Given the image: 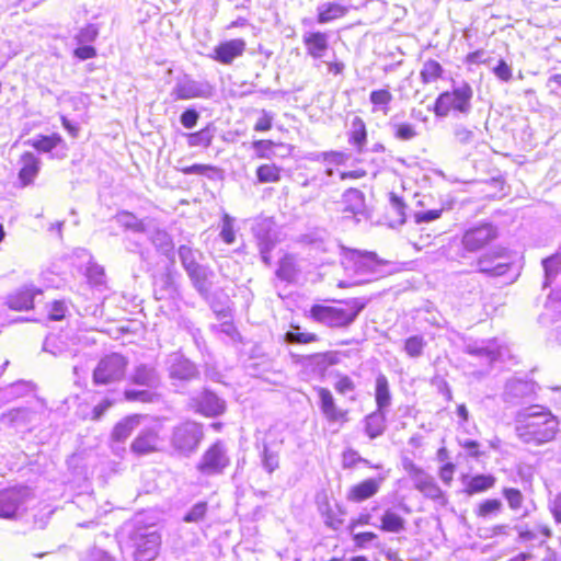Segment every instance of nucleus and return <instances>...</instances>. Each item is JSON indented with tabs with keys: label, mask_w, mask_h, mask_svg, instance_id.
<instances>
[{
	"label": "nucleus",
	"mask_w": 561,
	"mask_h": 561,
	"mask_svg": "<svg viewBox=\"0 0 561 561\" xmlns=\"http://www.w3.org/2000/svg\"><path fill=\"white\" fill-rule=\"evenodd\" d=\"M341 255L342 265L351 278L340 280V288L364 285L391 274L389 262L379 259L375 252L341 247Z\"/></svg>",
	"instance_id": "1"
},
{
	"label": "nucleus",
	"mask_w": 561,
	"mask_h": 561,
	"mask_svg": "<svg viewBox=\"0 0 561 561\" xmlns=\"http://www.w3.org/2000/svg\"><path fill=\"white\" fill-rule=\"evenodd\" d=\"M559 422L542 405H530L517 412L515 432L525 444L539 446L554 439Z\"/></svg>",
	"instance_id": "2"
},
{
	"label": "nucleus",
	"mask_w": 561,
	"mask_h": 561,
	"mask_svg": "<svg viewBox=\"0 0 561 561\" xmlns=\"http://www.w3.org/2000/svg\"><path fill=\"white\" fill-rule=\"evenodd\" d=\"M364 307V301L354 298L342 301L339 306H313L310 314L322 324L331 328H343L353 323Z\"/></svg>",
	"instance_id": "3"
},
{
	"label": "nucleus",
	"mask_w": 561,
	"mask_h": 561,
	"mask_svg": "<svg viewBox=\"0 0 561 561\" xmlns=\"http://www.w3.org/2000/svg\"><path fill=\"white\" fill-rule=\"evenodd\" d=\"M128 546L136 561H153L159 554L161 536L153 525L136 522L128 534Z\"/></svg>",
	"instance_id": "4"
},
{
	"label": "nucleus",
	"mask_w": 561,
	"mask_h": 561,
	"mask_svg": "<svg viewBox=\"0 0 561 561\" xmlns=\"http://www.w3.org/2000/svg\"><path fill=\"white\" fill-rule=\"evenodd\" d=\"M472 88L463 82L450 92H444L436 99L434 113L438 117H446L451 112L468 115L471 111Z\"/></svg>",
	"instance_id": "5"
},
{
	"label": "nucleus",
	"mask_w": 561,
	"mask_h": 561,
	"mask_svg": "<svg viewBox=\"0 0 561 561\" xmlns=\"http://www.w3.org/2000/svg\"><path fill=\"white\" fill-rule=\"evenodd\" d=\"M203 437L202 425L187 421L173 428L170 442L175 451L188 456L197 449Z\"/></svg>",
	"instance_id": "6"
},
{
	"label": "nucleus",
	"mask_w": 561,
	"mask_h": 561,
	"mask_svg": "<svg viewBox=\"0 0 561 561\" xmlns=\"http://www.w3.org/2000/svg\"><path fill=\"white\" fill-rule=\"evenodd\" d=\"M127 364V359L117 353L106 355L93 371L94 383L107 385L119 381L125 376Z\"/></svg>",
	"instance_id": "7"
},
{
	"label": "nucleus",
	"mask_w": 561,
	"mask_h": 561,
	"mask_svg": "<svg viewBox=\"0 0 561 561\" xmlns=\"http://www.w3.org/2000/svg\"><path fill=\"white\" fill-rule=\"evenodd\" d=\"M32 492L28 488H11L0 490V518H14L25 508Z\"/></svg>",
	"instance_id": "8"
},
{
	"label": "nucleus",
	"mask_w": 561,
	"mask_h": 561,
	"mask_svg": "<svg viewBox=\"0 0 561 561\" xmlns=\"http://www.w3.org/2000/svg\"><path fill=\"white\" fill-rule=\"evenodd\" d=\"M230 463L227 450L221 443L213 444L202 456L197 470L206 476L221 473Z\"/></svg>",
	"instance_id": "9"
},
{
	"label": "nucleus",
	"mask_w": 561,
	"mask_h": 561,
	"mask_svg": "<svg viewBox=\"0 0 561 561\" xmlns=\"http://www.w3.org/2000/svg\"><path fill=\"white\" fill-rule=\"evenodd\" d=\"M162 425L154 423L151 426L144 427L135 437L130 445V449L138 456L148 455L160 449Z\"/></svg>",
	"instance_id": "10"
},
{
	"label": "nucleus",
	"mask_w": 561,
	"mask_h": 561,
	"mask_svg": "<svg viewBox=\"0 0 561 561\" xmlns=\"http://www.w3.org/2000/svg\"><path fill=\"white\" fill-rule=\"evenodd\" d=\"M214 94V88L207 81H195L190 78H185L175 83L172 95L176 100H190V99H209Z\"/></svg>",
	"instance_id": "11"
},
{
	"label": "nucleus",
	"mask_w": 561,
	"mask_h": 561,
	"mask_svg": "<svg viewBox=\"0 0 561 561\" xmlns=\"http://www.w3.org/2000/svg\"><path fill=\"white\" fill-rule=\"evenodd\" d=\"M495 238V228L492 225L485 224L467 230L461 242L467 251L474 252L482 249Z\"/></svg>",
	"instance_id": "12"
},
{
	"label": "nucleus",
	"mask_w": 561,
	"mask_h": 561,
	"mask_svg": "<svg viewBox=\"0 0 561 561\" xmlns=\"http://www.w3.org/2000/svg\"><path fill=\"white\" fill-rule=\"evenodd\" d=\"M245 48L247 43L244 39H229L217 45L214 48L210 58L222 65H230L236 58L243 55Z\"/></svg>",
	"instance_id": "13"
},
{
	"label": "nucleus",
	"mask_w": 561,
	"mask_h": 561,
	"mask_svg": "<svg viewBox=\"0 0 561 561\" xmlns=\"http://www.w3.org/2000/svg\"><path fill=\"white\" fill-rule=\"evenodd\" d=\"M404 469L419 491L433 499L438 496V486L435 484L434 479L423 469L415 466L411 460H407Z\"/></svg>",
	"instance_id": "14"
},
{
	"label": "nucleus",
	"mask_w": 561,
	"mask_h": 561,
	"mask_svg": "<svg viewBox=\"0 0 561 561\" xmlns=\"http://www.w3.org/2000/svg\"><path fill=\"white\" fill-rule=\"evenodd\" d=\"M191 405L196 412L205 416H217L221 414L226 408L225 402L209 391H203L192 398Z\"/></svg>",
	"instance_id": "15"
},
{
	"label": "nucleus",
	"mask_w": 561,
	"mask_h": 561,
	"mask_svg": "<svg viewBox=\"0 0 561 561\" xmlns=\"http://www.w3.org/2000/svg\"><path fill=\"white\" fill-rule=\"evenodd\" d=\"M43 350L54 356H70L75 357L79 350L76 347L75 342L67 335H51L48 336L43 345Z\"/></svg>",
	"instance_id": "16"
},
{
	"label": "nucleus",
	"mask_w": 561,
	"mask_h": 561,
	"mask_svg": "<svg viewBox=\"0 0 561 561\" xmlns=\"http://www.w3.org/2000/svg\"><path fill=\"white\" fill-rule=\"evenodd\" d=\"M302 43L307 54L314 60L323 58L329 48V37L322 32H306L302 35Z\"/></svg>",
	"instance_id": "17"
},
{
	"label": "nucleus",
	"mask_w": 561,
	"mask_h": 561,
	"mask_svg": "<svg viewBox=\"0 0 561 561\" xmlns=\"http://www.w3.org/2000/svg\"><path fill=\"white\" fill-rule=\"evenodd\" d=\"M316 391L320 400V409L328 421L336 422L345 419L346 411H342L336 407L335 400L329 389L318 387Z\"/></svg>",
	"instance_id": "18"
},
{
	"label": "nucleus",
	"mask_w": 561,
	"mask_h": 561,
	"mask_svg": "<svg viewBox=\"0 0 561 561\" xmlns=\"http://www.w3.org/2000/svg\"><path fill=\"white\" fill-rule=\"evenodd\" d=\"M170 377L180 380H190L197 375L195 365L182 355L173 354L169 360Z\"/></svg>",
	"instance_id": "19"
},
{
	"label": "nucleus",
	"mask_w": 561,
	"mask_h": 561,
	"mask_svg": "<svg viewBox=\"0 0 561 561\" xmlns=\"http://www.w3.org/2000/svg\"><path fill=\"white\" fill-rule=\"evenodd\" d=\"M20 164L19 180L22 185L26 186L32 184L41 170L39 159L32 152H25L21 156Z\"/></svg>",
	"instance_id": "20"
},
{
	"label": "nucleus",
	"mask_w": 561,
	"mask_h": 561,
	"mask_svg": "<svg viewBox=\"0 0 561 561\" xmlns=\"http://www.w3.org/2000/svg\"><path fill=\"white\" fill-rule=\"evenodd\" d=\"M382 478L367 479L358 484L353 485L347 493V500L352 502H363L374 496L380 488Z\"/></svg>",
	"instance_id": "21"
},
{
	"label": "nucleus",
	"mask_w": 561,
	"mask_h": 561,
	"mask_svg": "<svg viewBox=\"0 0 561 561\" xmlns=\"http://www.w3.org/2000/svg\"><path fill=\"white\" fill-rule=\"evenodd\" d=\"M503 256V252H496L494 254H485L481 256L478 261V267L481 273L488 274L490 276H501L504 275L508 270L507 262H496V260Z\"/></svg>",
	"instance_id": "22"
},
{
	"label": "nucleus",
	"mask_w": 561,
	"mask_h": 561,
	"mask_svg": "<svg viewBox=\"0 0 561 561\" xmlns=\"http://www.w3.org/2000/svg\"><path fill=\"white\" fill-rule=\"evenodd\" d=\"M344 214H351L354 217L363 216L365 213L364 194L356 190L350 188L343 194L342 198Z\"/></svg>",
	"instance_id": "23"
},
{
	"label": "nucleus",
	"mask_w": 561,
	"mask_h": 561,
	"mask_svg": "<svg viewBox=\"0 0 561 561\" xmlns=\"http://www.w3.org/2000/svg\"><path fill=\"white\" fill-rule=\"evenodd\" d=\"M131 381L139 386L156 388L160 378L153 366L147 364L137 365L130 377Z\"/></svg>",
	"instance_id": "24"
},
{
	"label": "nucleus",
	"mask_w": 561,
	"mask_h": 561,
	"mask_svg": "<svg viewBox=\"0 0 561 561\" xmlns=\"http://www.w3.org/2000/svg\"><path fill=\"white\" fill-rule=\"evenodd\" d=\"M142 416L139 414H133L124 417L113 428L112 438L114 442H125L131 433L140 425Z\"/></svg>",
	"instance_id": "25"
},
{
	"label": "nucleus",
	"mask_w": 561,
	"mask_h": 561,
	"mask_svg": "<svg viewBox=\"0 0 561 561\" xmlns=\"http://www.w3.org/2000/svg\"><path fill=\"white\" fill-rule=\"evenodd\" d=\"M186 273L193 286L199 294L206 295L209 291L211 287L213 272L207 266L199 264Z\"/></svg>",
	"instance_id": "26"
},
{
	"label": "nucleus",
	"mask_w": 561,
	"mask_h": 561,
	"mask_svg": "<svg viewBox=\"0 0 561 561\" xmlns=\"http://www.w3.org/2000/svg\"><path fill=\"white\" fill-rule=\"evenodd\" d=\"M389 381L383 374H378L375 385V400L378 411L385 412L391 405Z\"/></svg>",
	"instance_id": "27"
},
{
	"label": "nucleus",
	"mask_w": 561,
	"mask_h": 561,
	"mask_svg": "<svg viewBox=\"0 0 561 561\" xmlns=\"http://www.w3.org/2000/svg\"><path fill=\"white\" fill-rule=\"evenodd\" d=\"M468 353L478 357L484 358L488 365L495 360H503L508 350L505 346L499 345L495 341L491 342L486 347L472 348L468 347Z\"/></svg>",
	"instance_id": "28"
},
{
	"label": "nucleus",
	"mask_w": 561,
	"mask_h": 561,
	"mask_svg": "<svg viewBox=\"0 0 561 561\" xmlns=\"http://www.w3.org/2000/svg\"><path fill=\"white\" fill-rule=\"evenodd\" d=\"M348 8L336 2H325L318 8V22L328 23L344 16Z\"/></svg>",
	"instance_id": "29"
},
{
	"label": "nucleus",
	"mask_w": 561,
	"mask_h": 561,
	"mask_svg": "<svg viewBox=\"0 0 561 561\" xmlns=\"http://www.w3.org/2000/svg\"><path fill=\"white\" fill-rule=\"evenodd\" d=\"M393 100L392 93L388 89H379L374 90L369 94V101L373 105V113H382L383 115H388L390 111V103Z\"/></svg>",
	"instance_id": "30"
},
{
	"label": "nucleus",
	"mask_w": 561,
	"mask_h": 561,
	"mask_svg": "<svg viewBox=\"0 0 561 561\" xmlns=\"http://www.w3.org/2000/svg\"><path fill=\"white\" fill-rule=\"evenodd\" d=\"M34 290L25 288L16 291L8 298V306L12 310L21 311L33 307Z\"/></svg>",
	"instance_id": "31"
},
{
	"label": "nucleus",
	"mask_w": 561,
	"mask_h": 561,
	"mask_svg": "<svg viewBox=\"0 0 561 561\" xmlns=\"http://www.w3.org/2000/svg\"><path fill=\"white\" fill-rule=\"evenodd\" d=\"M386 414L382 411H375L366 416L365 428L370 438H376L383 433Z\"/></svg>",
	"instance_id": "32"
},
{
	"label": "nucleus",
	"mask_w": 561,
	"mask_h": 561,
	"mask_svg": "<svg viewBox=\"0 0 561 561\" xmlns=\"http://www.w3.org/2000/svg\"><path fill=\"white\" fill-rule=\"evenodd\" d=\"M367 131L364 121L356 116L353 118L350 130V142L353 144L359 151L366 145Z\"/></svg>",
	"instance_id": "33"
},
{
	"label": "nucleus",
	"mask_w": 561,
	"mask_h": 561,
	"mask_svg": "<svg viewBox=\"0 0 561 561\" xmlns=\"http://www.w3.org/2000/svg\"><path fill=\"white\" fill-rule=\"evenodd\" d=\"M261 462L266 472L273 473L279 467V446L274 448L268 444H264L261 454Z\"/></svg>",
	"instance_id": "34"
},
{
	"label": "nucleus",
	"mask_w": 561,
	"mask_h": 561,
	"mask_svg": "<svg viewBox=\"0 0 561 561\" xmlns=\"http://www.w3.org/2000/svg\"><path fill=\"white\" fill-rule=\"evenodd\" d=\"M179 257L183 268L188 272L191 268L198 266L202 253L198 250H194L187 245H181L178 250Z\"/></svg>",
	"instance_id": "35"
},
{
	"label": "nucleus",
	"mask_w": 561,
	"mask_h": 561,
	"mask_svg": "<svg viewBox=\"0 0 561 561\" xmlns=\"http://www.w3.org/2000/svg\"><path fill=\"white\" fill-rule=\"evenodd\" d=\"M282 168L274 163H265L256 169L257 182L265 183H277L280 181Z\"/></svg>",
	"instance_id": "36"
},
{
	"label": "nucleus",
	"mask_w": 561,
	"mask_h": 561,
	"mask_svg": "<svg viewBox=\"0 0 561 561\" xmlns=\"http://www.w3.org/2000/svg\"><path fill=\"white\" fill-rule=\"evenodd\" d=\"M150 240L158 251L164 255H170L173 252V241L170 234L164 231L157 229L150 234Z\"/></svg>",
	"instance_id": "37"
},
{
	"label": "nucleus",
	"mask_w": 561,
	"mask_h": 561,
	"mask_svg": "<svg viewBox=\"0 0 561 561\" xmlns=\"http://www.w3.org/2000/svg\"><path fill=\"white\" fill-rule=\"evenodd\" d=\"M404 519L397 513L388 510L381 517V529L389 533H400L404 529Z\"/></svg>",
	"instance_id": "38"
},
{
	"label": "nucleus",
	"mask_w": 561,
	"mask_h": 561,
	"mask_svg": "<svg viewBox=\"0 0 561 561\" xmlns=\"http://www.w3.org/2000/svg\"><path fill=\"white\" fill-rule=\"evenodd\" d=\"M115 219L117 224L125 229H129L135 232H144L145 231V225L142 220L138 219L134 214L129 211H119Z\"/></svg>",
	"instance_id": "39"
},
{
	"label": "nucleus",
	"mask_w": 561,
	"mask_h": 561,
	"mask_svg": "<svg viewBox=\"0 0 561 561\" xmlns=\"http://www.w3.org/2000/svg\"><path fill=\"white\" fill-rule=\"evenodd\" d=\"M534 391V386L523 380H512L506 385V396L508 398H523Z\"/></svg>",
	"instance_id": "40"
},
{
	"label": "nucleus",
	"mask_w": 561,
	"mask_h": 561,
	"mask_svg": "<svg viewBox=\"0 0 561 561\" xmlns=\"http://www.w3.org/2000/svg\"><path fill=\"white\" fill-rule=\"evenodd\" d=\"M495 483V479L492 476L479 474L470 479L467 484V492L479 493L492 488Z\"/></svg>",
	"instance_id": "41"
},
{
	"label": "nucleus",
	"mask_w": 561,
	"mask_h": 561,
	"mask_svg": "<svg viewBox=\"0 0 561 561\" xmlns=\"http://www.w3.org/2000/svg\"><path fill=\"white\" fill-rule=\"evenodd\" d=\"M443 72V68L438 61L430 59L424 62L421 70V79L424 83H431L436 81Z\"/></svg>",
	"instance_id": "42"
},
{
	"label": "nucleus",
	"mask_w": 561,
	"mask_h": 561,
	"mask_svg": "<svg viewBox=\"0 0 561 561\" xmlns=\"http://www.w3.org/2000/svg\"><path fill=\"white\" fill-rule=\"evenodd\" d=\"M61 141V137L54 134L51 136H39L38 138H34L30 140V144L38 151L50 152Z\"/></svg>",
	"instance_id": "43"
},
{
	"label": "nucleus",
	"mask_w": 561,
	"mask_h": 561,
	"mask_svg": "<svg viewBox=\"0 0 561 561\" xmlns=\"http://www.w3.org/2000/svg\"><path fill=\"white\" fill-rule=\"evenodd\" d=\"M561 265L560 254H553L542 261V266L545 271V286L549 285L558 274L559 267Z\"/></svg>",
	"instance_id": "44"
},
{
	"label": "nucleus",
	"mask_w": 561,
	"mask_h": 561,
	"mask_svg": "<svg viewBox=\"0 0 561 561\" xmlns=\"http://www.w3.org/2000/svg\"><path fill=\"white\" fill-rule=\"evenodd\" d=\"M295 263L291 256H285L280 260L276 271L277 277L284 280H291L295 276Z\"/></svg>",
	"instance_id": "45"
},
{
	"label": "nucleus",
	"mask_w": 561,
	"mask_h": 561,
	"mask_svg": "<svg viewBox=\"0 0 561 561\" xmlns=\"http://www.w3.org/2000/svg\"><path fill=\"white\" fill-rule=\"evenodd\" d=\"M213 134L208 128L201 129L197 133L188 135V146L191 147H208L211 144Z\"/></svg>",
	"instance_id": "46"
},
{
	"label": "nucleus",
	"mask_w": 561,
	"mask_h": 561,
	"mask_svg": "<svg viewBox=\"0 0 561 561\" xmlns=\"http://www.w3.org/2000/svg\"><path fill=\"white\" fill-rule=\"evenodd\" d=\"M424 346V339L420 335H414L405 341L404 351L411 357H419L421 356Z\"/></svg>",
	"instance_id": "47"
},
{
	"label": "nucleus",
	"mask_w": 561,
	"mask_h": 561,
	"mask_svg": "<svg viewBox=\"0 0 561 561\" xmlns=\"http://www.w3.org/2000/svg\"><path fill=\"white\" fill-rule=\"evenodd\" d=\"M503 495L506 499L508 506L516 511L519 510L524 502V496L522 492L514 488H505L503 490Z\"/></svg>",
	"instance_id": "48"
},
{
	"label": "nucleus",
	"mask_w": 561,
	"mask_h": 561,
	"mask_svg": "<svg viewBox=\"0 0 561 561\" xmlns=\"http://www.w3.org/2000/svg\"><path fill=\"white\" fill-rule=\"evenodd\" d=\"M394 137L400 140H411L416 137L415 127L409 123H400L393 126Z\"/></svg>",
	"instance_id": "49"
},
{
	"label": "nucleus",
	"mask_w": 561,
	"mask_h": 561,
	"mask_svg": "<svg viewBox=\"0 0 561 561\" xmlns=\"http://www.w3.org/2000/svg\"><path fill=\"white\" fill-rule=\"evenodd\" d=\"M233 221L234 219L229 216L228 214H225L222 217V226L220 231V237L227 244H231L234 242V230H233Z\"/></svg>",
	"instance_id": "50"
},
{
	"label": "nucleus",
	"mask_w": 561,
	"mask_h": 561,
	"mask_svg": "<svg viewBox=\"0 0 561 561\" xmlns=\"http://www.w3.org/2000/svg\"><path fill=\"white\" fill-rule=\"evenodd\" d=\"M501 508L502 503L500 500H486L479 505L478 515L481 517H486L492 514H497L501 511Z\"/></svg>",
	"instance_id": "51"
},
{
	"label": "nucleus",
	"mask_w": 561,
	"mask_h": 561,
	"mask_svg": "<svg viewBox=\"0 0 561 561\" xmlns=\"http://www.w3.org/2000/svg\"><path fill=\"white\" fill-rule=\"evenodd\" d=\"M206 512H207V503L198 502L184 516V520L186 523H197L204 518Z\"/></svg>",
	"instance_id": "52"
},
{
	"label": "nucleus",
	"mask_w": 561,
	"mask_h": 561,
	"mask_svg": "<svg viewBox=\"0 0 561 561\" xmlns=\"http://www.w3.org/2000/svg\"><path fill=\"white\" fill-rule=\"evenodd\" d=\"M285 337L288 343L307 344V343L318 341V336L314 333H308V332L300 333V332L289 331L286 333Z\"/></svg>",
	"instance_id": "53"
},
{
	"label": "nucleus",
	"mask_w": 561,
	"mask_h": 561,
	"mask_svg": "<svg viewBox=\"0 0 561 561\" xmlns=\"http://www.w3.org/2000/svg\"><path fill=\"white\" fill-rule=\"evenodd\" d=\"M125 399L127 401L152 402L156 394L148 390H126Z\"/></svg>",
	"instance_id": "54"
},
{
	"label": "nucleus",
	"mask_w": 561,
	"mask_h": 561,
	"mask_svg": "<svg viewBox=\"0 0 561 561\" xmlns=\"http://www.w3.org/2000/svg\"><path fill=\"white\" fill-rule=\"evenodd\" d=\"M89 280L94 285H101L104 282V268L101 265L92 263L87 270Z\"/></svg>",
	"instance_id": "55"
},
{
	"label": "nucleus",
	"mask_w": 561,
	"mask_h": 561,
	"mask_svg": "<svg viewBox=\"0 0 561 561\" xmlns=\"http://www.w3.org/2000/svg\"><path fill=\"white\" fill-rule=\"evenodd\" d=\"M455 139L461 145H468L473 142L474 133L465 126L458 125L454 130Z\"/></svg>",
	"instance_id": "56"
},
{
	"label": "nucleus",
	"mask_w": 561,
	"mask_h": 561,
	"mask_svg": "<svg viewBox=\"0 0 561 561\" xmlns=\"http://www.w3.org/2000/svg\"><path fill=\"white\" fill-rule=\"evenodd\" d=\"M217 172V169L207 164H193L183 169L185 174H201L211 178V173Z\"/></svg>",
	"instance_id": "57"
},
{
	"label": "nucleus",
	"mask_w": 561,
	"mask_h": 561,
	"mask_svg": "<svg viewBox=\"0 0 561 561\" xmlns=\"http://www.w3.org/2000/svg\"><path fill=\"white\" fill-rule=\"evenodd\" d=\"M273 146H274V142L272 140H255L252 144V147L254 148L256 156L259 158H266V159H268L271 157L270 151L272 150Z\"/></svg>",
	"instance_id": "58"
},
{
	"label": "nucleus",
	"mask_w": 561,
	"mask_h": 561,
	"mask_svg": "<svg viewBox=\"0 0 561 561\" xmlns=\"http://www.w3.org/2000/svg\"><path fill=\"white\" fill-rule=\"evenodd\" d=\"M98 34V27L91 24L80 30L79 34L77 35V39L81 44L90 43L96 38Z\"/></svg>",
	"instance_id": "59"
},
{
	"label": "nucleus",
	"mask_w": 561,
	"mask_h": 561,
	"mask_svg": "<svg viewBox=\"0 0 561 561\" xmlns=\"http://www.w3.org/2000/svg\"><path fill=\"white\" fill-rule=\"evenodd\" d=\"M272 122H273V115L270 112L263 110L254 125V130H256V131L270 130L272 128Z\"/></svg>",
	"instance_id": "60"
},
{
	"label": "nucleus",
	"mask_w": 561,
	"mask_h": 561,
	"mask_svg": "<svg viewBox=\"0 0 561 561\" xmlns=\"http://www.w3.org/2000/svg\"><path fill=\"white\" fill-rule=\"evenodd\" d=\"M442 213H443V209L417 211L414 214V218L417 224L431 222V221L438 219L442 216Z\"/></svg>",
	"instance_id": "61"
},
{
	"label": "nucleus",
	"mask_w": 561,
	"mask_h": 561,
	"mask_svg": "<svg viewBox=\"0 0 561 561\" xmlns=\"http://www.w3.org/2000/svg\"><path fill=\"white\" fill-rule=\"evenodd\" d=\"M334 389L341 394H346L355 389V383L348 376H341L334 383Z\"/></svg>",
	"instance_id": "62"
},
{
	"label": "nucleus",
	"mask_w": 561,
	"mask_h": 561,
	"mask_svg": "<svg viewBox=\"0 0 561 561\" xmlns=\"http://www.w3.org/2000/svg\"><path fill=\"white\" fill-rule=\"evenodd\" d=\"M493 72L500 80L505 82L510 81L512 78V69L504 60L499 61V65L494 67Z\"/></svg>",
	"instance_id": "63"
},
{
	"label": "nucleus",
	"mask_w": 561,
	"mask_h": 561,
	"mask_svg": "<svg viewBox=\"0 0 561 561\" xmlns=\"http://www.w3.org/2000/svg\"><path fill=\"white\" fill-rule=\"evenodd\" d=\"M549 507L556 522L561 524V493L557 494L550 501Z\"/></svg>",
	"instance_id": "64"
}]
</instances>
